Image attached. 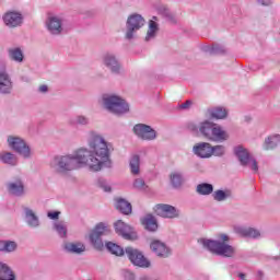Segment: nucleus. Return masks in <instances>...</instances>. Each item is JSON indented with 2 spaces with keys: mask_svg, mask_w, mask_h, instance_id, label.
Here are the masks:
<instances>
[{
  "mask_svg": "<svg viewBox=\"0 0 280 280\" xmlns=\"http://www.w3.org/2000/svg\"><path fill=\"white\" fill-rule=\"evenodd\" d=\"M13 84L10 74L5 71H0V95H10Z\"/></svg>",
  "mask_w": 280,
  "mask_h": 280,
  "instance_id": "18",
  "label": "nucleus"
},
{
  "mask_svg": "<svg viewBox=\"0 0 280 280\" xmlns=\"http://www.w3.org/2000/svg\"><path fill=\"white\" fill-rule=\"evenodd\" d=\"M9 58L13 60V62H23L25 56L23 55V50L21 48H11L9 49Z\"/></svg>",
  "mask_w": 280,
  "mask_h": 280,
  "instance_id": "34",
  "label": "nucleus"
},
{
  "mask_svg": "<svg viewBox=\"0 0 280 280\" xmlns=\"http://www.w3.org/2000/svg\"><path fill=\"white\" fill-rule=\"evenodd\" d=\"M47 215L50 220H58V218L60 217V212L59 211L48 212Z\"/></svg>",
  "mask_w": 280,
  "mask_h": 280,
  "instance_id": "45",
  "label": "nucleus"
},
{
  "mask_svg": "<svg viewBox=\"0 0 280 280\" xmlns=\"http://www.w3.org/2000/svg\"><path fill=\"white\" fill-rule=\"evenodd\" d=\"M194 103L191 102V101H186L185 103H183L182 105H180V108H184V109H187V108H191V105H192Z\"/></svg>",
  "mask_w": 280,
  "mask_h": 280,
  "instance_id": "47",
  "label": "nucleus"
},
{
  "mask_svg": "<svg viewBox=\"0 0 280 280\" xmlns=\"http://www.w3.org/2000/svg\"><path fill=\"white\" fill-rule=\"evenodd\" d=\"M0 161L4 165H10V167H16L19 165V158L9 151L0 152Z\"/></svg>",
  "mask_w": 280,
  "mask_h": 280,
  "instance_id": "22",
  "label": "nucleus"
},
{
  "mask_svg": "<svg viewBox=\"0 0 280 280\" xmlns=\"http://www.w3.org/2000/svg\"><path fill=\"white\" fill-rule=\"evenodd\" d=\"M133 132L139 137V139H143V141H154V139H156V131L148 125H136L133 127Z\"/></svg>",
  "mask_w": 280,
  "mask_h": 280,
  "instance_id": "12",
  "label": "nucleus"
},
{
  "mask_svg": "<svg viewBox=\"0 0 280 280\" xmlns=\"http://www.w3.org/2000/svg\"><path fill=\"white\" fill-rule=\"evenodd\" d=\"M154 212L160 218H167L170 220H174V218H178L180 215V210L176 209L174 206L159 203L154 207Z\"/></svg>",
  "mask_w": 280,
  "mask_h": 280,
  "instance_id": "11",
  "label": "nucleus"
},
{
  "mask_svg": "<svg viewBox=\"0 0 280 280\" xmlns=\"http://www.w3.org/2000/svg\"><path fill=\"white\" fill-rule=\"evenodd\" d=\"M150 248L153 255L155 257H160V259H167V257L172 256V248L163 241L152 240L150 243Z\"/></svg>",
  "mask_w": 280,
  "mask_h": 280,
  "instance_id": "10",
  "label": "nucleus"
},
{
  "mask_svg": "<svg viewBox=\"0 0 280 280\" xmlns=\"http://www.w3.org/2000/svg\"><path fill=\"white\" fill-rule=\"evenodd\" d=\"M196 191L199 196H210V194H213V185L207 183L199 184Z\"/></svg>",
  "mask_w": 280,
  "mask_h": 280,
  "instance_id": "35",
  "label": "nucleus"
},
{
  "mask_svg": "<svg viewBox=\"0 0 280 280\" xmlns=\"http://www.w3.org/2000/svg\"><path fill=\"white\" fill-rule=\"evenodd\" d=\"M96 185L97 187H101V189H103V191H110V185L108 184V182H106V179L100 177L97 180H96Z\"/></svg>",
  "mask_w": 280,
  "mask_h": 280,
  "instance_id": "39",
  "label": "nucleus"
},
{
  "mask_svg": "<svg viewBox=\"0 0 280 280\" xmlns=\"http://www.w3.org/2000/svg\"><path fill=\"white\" fill-rule=\"evenodd\" d=\"M110 231V228L106 223H98L94 230L90 233V242L93 244L94 248L97 250L104 247V243L102 242V235H106Z\"/></svg>",
  "mask_w": 280,
  "mask_h": 280,
  "instance_id": "8",
  "label": "nucleus"
},
{
  "mask_svg": "<svg viewBox=\"0 0 280 280\" xmlns=\"http://www.w3.org/2000/svg\"><path fill=\"white\" fill-rule=\"evenodd\" d=\"M115 231L118 235H121L124 240H137V232L132 226L126 224V222L118 220L115 224Z\"/></svg>",
  "mask_w": 280,
  "mask_h": 280,
  "instance_id": "14",
  "label": "nucleus"
},
{
  "mask_svg": "<svg viewBox=\"0 0 280 280\" xmlns=\"http://www.w3.org/2000/svg\"><path fill=\"white\" fill-rule=\"evenodd\" d=\"M65 249L68 253H74L77 255H80V253H84V250H86V247L82 243H67L65 245Z\"/></svg>",
  "mask_w": 280,
  "mask_h": 280,
  "instance_id": "33",
  "label": "nucleus"
},
{
  "mask_svg": "<svg viewBox=\"0 0 280 280\" xmlns=\"http://www.w3.org/2000/svg\"><path fill=\"white\" fill-rule=\"evenodd\" d=\"M234 232L242 237H252L253 240H257V237H261V232L255 228H246L244 225H234Z\"/></svg>",
  "mask_w": 280,
  "mask_h": 280,
  "instance_id": "19",
  "label": "nucleus"
},
{
  "mask_svg": "<svg viewBox=\"0 0 280 280\" xmlns=\"http://www.w3.org/2000/svg\"><path fill=\"white\" fill-rule=\"evenodd\" d=\"M133 187L144 190L148 186H145V182L142 178H138L133 182Z\"/></svg>",
  "mask_w": 280,
  "mask_h": 280,
  "instance_id": "42",
  "label": "nucleus"
},
{
  "mask_svg": "<svg viewBox=\"0 0 280 280\" xmlns=\"http://www.w3.org/2000/svg\"><path fill=\"white\" fill-rule=\"evenodd\" d=\"M129 167L133 176H139L141 172V158L138 154L131 155L129 159Z\"/></svg>",
  "mask_w": 280,
  "mask_h": 280,
  "instance_id": "26",
  "label": "nucleus"
},
{
  "mask_svg": "<svg viewBox=\"0 0 280 280\" xmlns=\"http://www.w3.org/2000/svg\"><path fill=\"white\" fill-rule=\"evenodd\" d=\"M48 90L49 88H47V85H40L38 89L39 93H47Z\"/></svg>",
  "mask_w": 280,
  "mask_h": 280,
  "instance_id": "48",
  "label": "nucleus"
},
{
  "mask_svg": "<svg viewBox=\"0 0 280 280\" xmlns=\"http://www.w3.org/2000/svg\"><path fill=\"white\" fill-rule=\"evenodd\" d=\"M125 253L133 266H138L139 268H150V260H148L139 249L127 247Z\"/></svg>",
  "mask_w": 280,
  "mask_h": 280,
  "instance_id": "9",
  "label": "nucleus"
},
{
  "mask_svg": "<svg viewBox=\"0 0 280 280\" xmlns=\"http://www.w3.org/2000/svg\"><path fill=\"white\" fill-rule=\"evenodd\" d=\"M74 124L79 126H89V118L86 116L79 115L74 118Z\"/></svg>",
  "mask_w": 280,
  "mask_h": 280,
  "instance_id": "40",
  "label": "nucleus"
},
{
  "mask_svg": "<svg viewBox=\"0 0 280 280\" xmlns=\"http://www.w3.org/2000/svg\"><path fill=\"white\" fill-rule=\"evenodd\" d=\"M160 12L162 13V16H164L165 19H167V21H173L174 15L172 14V12L170 11V9L163 7Z\"/></svg>",
  "mask_w": 280,
  "mask_h": 280,
  "instance_id": "41",
  "label": "nucleus"
},
{
  "mask_svg": "<svg viewBox=\"0 0 280 280\" xmlns=\"http://www.w3.org/2000/svg\"><path fill=\"white\" fill-rule=\"evenodd\" d=\"M226 154V147L218 144L212 147V156H224Z\"/></svg>",
  "mask_w": 280,
  "mask_h": 280,
  "instance_id": "38",
  "label": "nucleus"
},
{
  "mask_svg": "<svg viewBox=\"0 0 280 280\" xmlns=\"http://www.w3.org/2000/svg\"><path fill=\"white\" fill-rule=\"evenodd\" d=\"M276 259H280V256H277Z\"/></svg>",
  "mask_w": 280,
  "mask_h": 280,
  "instance_id": "51",
  "label": "nucleus"
},
{
  "mask_svg": "<svg viewBox=\"0 0 280 280\" xmlns=\"http://www.w3.org/2000/svg\"><path fill=\"white\" fill-rule=\"evenodd\" d=\"M54 229L60 237H67V223H65V221L55 222Z\"/></svg>",
  "mask_w": 280,
  "mask_h": 280,
  "instance_id": "37",
  "label": "nucleus"
},
{
  "mask_svg": "<svg viewBox=\"0 0 280 280\" xmlns=\"http://www.w3.org/2000/svg\"><path fill=\"white\" fill-rule=\"evenodd\" d=\"M122 277L125 280H135V273L132 271L122 270Z\"/></svg>",
  "mask_w": 280,
  "mask_h": 280,
  "instance_id": "43",
  "label": "nucleus"
},
{
  "mask_svg": "<svg viewBox=\"0 0 280 280\" xmlns=\"http://www.w3.org/2000/svg\"><path fill=\"white\" fill-rule=\"evenodd\" d=\"M222 241H213L209 238H199L198 244L213 253L214 255H219L220 257H234L235 256V247L229 245V236L226 234L221 235Z\"/></svg>",
  "mask_w": 280,
  "mask_h": 280,
  "instance_id": "3",
  "label": "nucleus"
},
{
  "mask_svg": "<svg viewBox=\"0 0 280 280\" xmlns=\"http://www.w3.org/2000/svg\"><path fill=\"white\" fill-rule=\"evenodd\" d=\"M19 244L14 241H0V253H14Z\"/></svg>",
  "mask_w": 280,
  "mask_h": 280,
  "instance_id": "31",
  "label": "nucleus"
},
{
  "mask_svg": "<svg viewBox=\"0 0 280 280\" xmlns=\"http://www.w3.org/2000/svg\"><path fill=\"white\" fill-rule=\"evenodd\" d=\"M116 209H118L120 213H124V215H129V213H132V205H130V202L126 201L124 198H116Z\"/></svg>",
  "mask_w": 280,
  "mask_h": 280,
  "instance_id": "27",
  "label": "nucleus"
},
{
  "mask_svg": "<svg viewBox=\"0 0 280 280\" xmlns=\"http://www.w3.org/2000/svg\"><path fill=\"white\" fill-rule=\"evenodd\" d=\"M262 278H264V272L258 271V273H257V279H262Z\"/></svg>",
  "mask_w": 280,
  "mask_h": 280,
  "instance_id": "49",
  "label": "nucleus"
},
{
  "mask_svg": "<svg viewBox=\"0 0 280 280\" xmlns=\"http://www.w3.org/2000/svg\"><path fill=\"white\" fill-rule=\"evenodd\" d=\"M46 27L49 34L58 36L62 34V19L58 16H50L46 21Z\"/></svg>",
  "mask_w": 280,
  "mask_h": 280,
  "instance_id": "16",
  "label": "nucleus"
},
{
  "mask_svg": "<svg viewBox=\"0 0 280 280\" xmlns=\"http://www.w3.org/2000/svg\"><path fill=\"white\" fill-rule=\"evenodd\" d=\"M208 114L212 119H226L229 110L225 107H211L208 109Z\"/></svg>",
  "mask_w": 280,
  "mask_h": 280,
  "instance_id": "25",
  "label": "nucleus"
},
{
  "mask_svg": "<svg viewBox=\"0 0 280 280\" xmlns=\"http://www.w3.org/2000/svg\"><path fill=\"white\" fill-rule=\"evenodd\" d=\"M24 220L31 229H38V226H40V219H38L36 212L30 208L24 209Z\"/></svg>",
  "mask_w": 280,
  "mask_h": 280,
  "instance_id": "21",
  "label": "nucleus"
},
{
  "mask_svg": "<svg viewBox=\"0 0 280 280\" xmlns=\"http://www.w3.org/2000/svg\"><path fill=\"white\" fill-rule=\"evenodd\" d=\"M106 248L112 255H116V257H121V255H124V248L113 242L107 243Z\"/></svg>",
  "mask_w": 280,
  "mask_h": 280,
  "instance_id": "36",
  "label": "nucleus"
},
{
  "mask_svg": "<svg viewBox=\"0 0 280 280\" xmlns=\"http://www.w3.org/2000/svg\"><path fill=\"white\" fill-rule=\"evenodd\" d=\"M143 25H145V19H143L141 14L135 13L129 15L127 19V31L125 34L127 40H132V38H135V34H137V32L143 27Z\"/></svg>",
  "mask_w": 280,
  "mask_h": 280,
  "instance_id": "7",
  "label": "nucleus"
},
{
  "mask_svg": "<svg viewBox=\"0 0 280 280\" xmlns=\"http://www.w3.org/2000/svg\"><path fill=\"white\" fill-rule=\"evenodd\" d=\"M103 106L106 108V110L113 113L114 115H124L130 110V105H128L126 100L117 95H104Z\"/></svg>",
  "mask_w": 280,
  "mask_h": 280,
  "instance_id": "4",
  "label": "nucleus"
},
{
  "mask_svg": "<svg viewBox=\"0 0 280 280\" xmlns=\"http://www.w3.org/2000/svg\"><path fill=\"white\" fill-rule=\"evenodd\" d=\"M8 191L12 196L21 197L25 194V185L21 178L15 179L14 182H10L8 185Z\"/></svg>",
  "mask_w": 280,
  "mask_h": 280,
  "instance_id": "20",
  "label": "nucleus"
},
{
  "mask_svg": "<svg viewBox=\"0 0 280 280\" xmlns=\"http://www.w3.org/2000/svg\"><path fill=\"white\" fill-rule=\"evenodd\" d=\"M143 226L147 229V231L154 232L156 229H159V223H156V218L152 214H147L142 220Z\"/></svg>",
  "mask_w": 280,
  "mask_h": 280,
  "instance_id": "29",
  "label": "nucleus"
},
{
  "mask_svg": "<svg viewBox=\"0 0 280 280\" xmlns=\"http://www.w3.org/2000/svg\"><path fill=\"white\" fill-rule=\"evenodd\" d=\"M7 143L13 152H16V154H20L22 159H32V155L34 152L32 151V148L25 139L19 137V136H9L7 139Z\"/></svg>",
  "mask_w": 280,
  "mask_h": 280,
  "instance_id": "5",
  "label": "nucleus"
},
{
  "mask_svg": "<svg viewBox=\"0 0 280 280\" xmlns=\"http://www.w3.org/2000/svg\"><path fill=\"white\" fill-rule=\"evenodd\" d=\"M259 5H271L272 0H256Z\"/></svg>",
  "mask_w": 280,
  "mask_h": 280,
  "instance_id": "46",
  "label": "nucleus"
},
{
  "mask_svg": "<svg viewBox=\"0 0 280 280\" xmlns=\"http://www.w3.org/2000/svg\"><path fill=\"white\" fill-rule=\"evenodd\" d=\"M110 152L113 144L98 132L91 131L88 138V148H79L70 154L54 156L49 167L55 174H67L80 167H86L89 172H102L110 165Z\"/></svg>",
  "mask_w": 280,
  "mask_h": 280,
  "instance_id": "1",
  "label": "nucleus"
},
{
  "mask_svg": "<svg viewBox=\"0 0 280 280\" xmlns=\"http://www.w3.org/2000/svg\"><path fill=\"white\" fill-rule=\"evenodd\" d=\"M206 51H209V54H221L222 50L220 49V46H212L206 49Z\"/></svg>",
  "mask_w": 280,
  "mask_h": 280,
  "instance_id": "44",
  "label": "nucleus"
},
{
  "mask_svg": "<svg viewBox=\"0 0 280 280\" xmlns=\"http://www.w3.org/2000/svg\"><path fill=\"white\" fill-rule=\"evenodd\" d=\"M280 143V135L269 136L262 145L264 150H272Z\"/></svg>",
  "mask_w": 280,
  "mask_h": 280,
  "instance_id": "32",
  "label": "nucleus"
},
{
  "mask_svg": "<svg viewBox=\"0 0 280 280\" xmlns=\"http://www.w3.org/2000/svg\"><path fill=\"white\" fill-rule=\"evenodd\" d=\"M231 196H233V194L229 189H218L212 194V198L215 202H224L225 200H229Z\"/></svg>",
  "mask_w": 280,
  "mask_h": 280,
  "instance_id": "30",
  "label": "nucleus"
},
{
  "mask_svg": "<svg viewBox=\"0 0 280 280\" xmlns=\"http://www.w3.org/2000/svg\"><path fill=\"white\" fill-rule=\"evenodd\" d=\"M170 180H171L172 186L175 189H178V187H180L183 185V183H185V176L183 175V172L174 171L170 175Z\"/></svg>",
  "mask_w": 280,
  "mask_h": 280,
  "instance_id": "28",
  "label": "nucleus"
},
{
  "mask_svg": "<svg viewBox=\"0 0 280 280\" xmlns=\"http://www.w3.org/2000/svg\"><path fill=\"white\" fill-rule=\"evenodd\" d=\"M102 62L104 67L112 71V73H119V71H121V63L119 62V59H117V56L113 52H105L102 56Z\"/></svg>",
  "mask_w": 280,
  "mask_h": 280,
  "instance_id": "13",
  "label": "nucleus"
},
{
  "mask_svg": "<svg viewBox=\"0 0 280 280\" xmlns=\"http://www.w3.org/2000/svg\"><path fill=\"white\" fill-rule=\"evenodd\" d=\"M234 154L238 159L241 165L250 167V170H253L255 173L259 172V165L257 164V160H255V158L250 155V152H248V149L244 148V145L235 147Z\"/></svg>",
  "mask_w": 280,
  "mask_h": 280,
  "instance_id": "6",
  "label": "nucleus"
},
{
  "mask_svg": "<svg viewBox=\"0 0 280 280\" xmlns=\"http://www.w3.org/2000/svg\"><path fill=\"white\" fill-rule=\"evenodd\" d=\"M188 130L195 135L200 132L202 137L208 139V141H215L217 143H224V141H229V131L224 130L222 126L209 120H205L199 125L196 122H189Z\"/></svg>",
  "mask_w": 280,
  "mask_h": 280,
  "instance_id": "2",
  "label": "nucleus"
},
{
  "mask_svg": "<svg viewBox=\"0 0 280 280\" xmlns=\"http://www.w3.org/2000/svg\"><path fill=\"white\" fill-rule=\"evenodd\" d=\"M156 16H153V20H150L149 22V28L144 38L147 43H150V40H154L156 38V34H159V24L156 23Z\"/></svg>",
  "mask_w": 280,
  "mask_h": 280,
  "instance_id": "24",
  "label": "nucleus"
},
{
  "mask_svg": "<svg viewBox=\"0 0 280 280\" xmlns=\"http://www.w3.org/2000/svg\"><path fill=\"white\" fill-rule=\"evenodd\" d=\"M192 152L199 159H211L213 156V145L208 142H199L192 147Z\"/></svg>",
  "mask_w": 280,
  "mask_h": 280,
  "instance_id": "15",
  "label": "nucleus"
},
{
  "mask_svg": "<svg viewBox=\"0 0 280 280\" xmlns=\"http://www.w3.org/2000/svg\"><path fill=\"white\" fill-rule=\"evenodd\" d=\"M0 280H16L14 270L3 261H0Z\"/></svg>",
  "mask_w": 280,
  "mask_h": 280,
  "instance_id": "23",
  "label": "nucleus"
},
{
  "mask_svg": "<svg viewBox=\"0 0 280 280\" xmlns=\"http://www.w3.org/2000/svg\"><path fill=\"white\" fill-rule=\"evenodd\" d=\"M3 22L7 27H19L23 24V15L19 12H7L3 15Z\"/></svg>",
  "mask_w": 280,
  "mask_h": 280,
  "instance_id": "17",
  "label": "nucleus"
},
{
  "mask_svg": "<svg viewBox=\"0 0 280 280\" xmlns=\"http://www.w3.org/2000/svg\"><path fill=\"white\" fill-rule=\"evenodd\" d=\"M238 278L242 279V280H244V279H246V275H244V273H238Z\"/></svg>",
  "mask_w": 280,
  "mask_h": 280,
  "instance_id": "50",
  "label": "nucleus"
}]
</instances>
